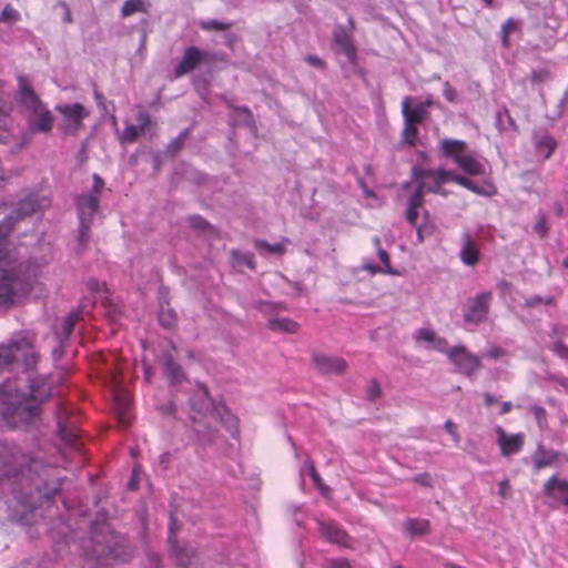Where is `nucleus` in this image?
<instances>
[{
  "label": "nucleus",
  "mask_w": 568,
  "mask_h": 568,
  "mask_svg": "<svg viewBox=\"0 0 568 568\" xmlns=\"http://www.w3.org/2000/svg\"><path fill=\"white\" fill-rule=\"evenodd\" d=\"M22 369L14 377H8L0 384V390H53L68 387V373L57 369L49 375L39 373L40 353L36 349V335L20 331L0 343V374L17 363Z\"/></svg>",
  "instance_id": "nucleus-1"
},
{
  "label": "nucleus",
  "mask_w": 568,
  "mask_h": 568,
  "mask_svg": "<svg viewBox=\"0 0 568 568\" xmlns=\"http://www.w3.org/2000/svg\"><path fill=\"white\" fill-rule=\"evenodd\" d=\"M8 447L0 442V473L4 470L2 458ZM11 493L12 499L4 501L8 517L16 521H28V515L36 509L37 500L44 494L38 486V477H34L32 466H28L13 475H6L0 478V491Z\"/></svg>",
  "instance_id": "nucleus-2"
},
{
  "label": "nucleus",
  "mask_w": 568,
  "mask_h": 568,
  "mask_svg": "<svg viewBox=\"0 0 568 568\" xmlns=\"http://www.w3.org/2000/svg\"><path fill=\"white\" fill-rule=\"evenodd\" d=\"M190 418L195 440L201 446L215 443L217 432L215 426L221 423L235 437L239 419L223 404L211 398L210 393H193L190 399Z\"/></svg>",
  "instance_id": "nucleus-3"
},
{
  "label": "nucleus",
  "mask_w": 568,
  "mask_h": 568,
  "mask_svg": "<svg viewBox=\"0 0 568 568\" xmlns=\"http://www.w3.org/2000/svg\"><path fill=\"white\" fill-rule=\"evenodd\" d=\"M10 226H0V305L12 303L14 288L24 281V266L7 248Z\"/></svg>",
  "instance_id": "nucleus-4"
},
{
  "label": "nucleus",
  "mask_w": 568,
  "mask_h": 568,
  "mask_svg": "<svg viewBox=\"0 0 568 568\" xmlns=\"http://www.w3.org/2000/svg\"><path fill=\"white\" fill-rule=\"evenodd\" d=\"M0 416L6 426L18 427L30 423L39 414V403L33 393H0Z\"/></svg>",
  "instance_id": "nucleus-5"
},
{
  "label": "nucleus",
  "mask_w": 568,
  "mask_h": 568,
  "mask_svg": "<svg viewBox=\"0 0 568 568\" xmlns=\"http://www.w3.org/2000/svg\"><path fill=\"white\" fill-rule=\"evenodd\" d=\"M18 97L20 104L28 111L31 131L50 132L53 126V115L40 101L24 75L18 78Z\"/></svg>",
  "instance_id": "nucleus-6"
},
{
  "label": "nucleus",
  "mask_w": 568,
  "mask_h": 568,
  "mask_svg": "<svg viewBox=\"0 0 568 568\" xmlns=\"http://www.w3.org/2000/svg\"><path fill=\"white\" fill-rule=\"evenodd\" d=\"M439 146L443 155L450 159L464 173L471 176L485 174L484 164L468 151L465 141L443 139Z\"/></svg>",
  "instance_id": "nucleus-7"
},
{
  "label": "nucleus",
  "mask_w": 568,
  "mask_h": 568,
  "mask_svg": "<svg viewBox=\"0 0 568 568\" xmlns=\"http://www.w3.org/2000/svg\"><path fill=\"white\" fill-rule=\"evenodd\" d=\"M78 209L79 241L85 244L90 237V229L94 214L99 209V199L94 194H81L75 200Z\"/></svg>",
  "instance_id": "nucleus-8"
},
{
  "label": "nucleus",
  "mask_w": 568,
  "mask_h": 568,
  "mask_svg": "<svg viewBox=\"0 0 568 568\" xmlns=\"http://www.w3.org/2000/svg\"><path fill=\"white\" fill-rule=\"evenodd\" d=\"M453 173L454 172L444 169H420L414 171V176L418 181V185L425 192L436 193L445 196L447 193L442 190V186L447 182H453Z\"/></svg>",
  "instance_id": "nucleus-9"
},
{
  "label": "nucleus",
  "mask_w": 568,
  "mask_h": 568,
  "mask_svg": "<svg viewBox=\"0 0 568 568\" xmlns=\"http://www.w3.org/2000/svg\"><path fill=\"white\" fill-rule=\"evenodd\" d=\"M50 205L51 200L48 196L39 193L29 194L27 197L22 199L18 203V206L16 209V220L42 212ZM13 216H9L2 223H0V226L7 224L10 226L11 232L13 226Z\"/></svg>",
  "instance_id": "nucleus-10"
},
{
  "label": "nucleus",
  "mask_w": 568,
  "mask_h": 568,
  "mask_svg": "<svg viewBox=\"0 0 568 568\" xmlns=\"http://www.w3.org/2000/svg\"><path fill=\"white\" fill-rule=\"evenodd\" d=\"M447 356L457 371L467 376H471L481 366L480 358L468 352L464 346H456L448 349Z\"/></svg>",
  "instance_id": "nucleus-11"
},
{
  "label": "nucleus",
  "mask_w": 568,
  "mask_h": 568,
  "mask_svg": "<svg viewBox=\"0 0 568 568\" xmlns=\"http://www.w3.org/2000/svg\"><path fill=\"white\" fill-rule=\"evenodd\" d=\"M493 300L490 292L478 293L470 302L464 313V321L469 324L479 325L485 322Z\"/></svg>",
  "instance_id": "nucleus-12"
},
{
  "label": "nucleus",
  "mask_w": 568,
  "mask_h": 568,
  "mask_svg": "<svg viewBox=\"0 0 568 568\" xmlns=\"http://www.w3.org/2000/svg\"><path fill=\"white\" fill-rule=\"evenodd\" d=\"M57 110L63 116L64 131L71 134H77L83 128V120L89 115L80 103L57 106Z\"/></svg>",
  "instance_id": "nucleus-13"
},
{
  "label": "nucleus",
  "mask_w": 568,
  "mask_h": 568,
  "mask_svg": "<svg viewBox=\"0 0 568 568\" xmlns=\"http://www.w3.org/2000/svg\"><path fill=\"white\" fill-rule=\"evenodd\" d=\"M312 363L322 374H343L347 369V363L342 357L315 353L312 356Z\"/></svg>",
  "instance_id": "nucleus-14"
},
{
  "label": "nucleus",
  "mask_w": 568,
  "mask_h": 568,
  "mask_svg": "<svg viewBox=\"0 0 568 568\" xmlns=\"http://www.w3.org/2000/svg\"><path fill=\"white\" fill-rule=\"evenodd\" d=\"M136 121L139 125L128 123L119 139L122 144L134 143L138 138L145 132L151 124V116L141 106H136Z\"/></svg>",
  "instance_id": "nucleus-15"
},
{
  "label": "nucleus",
  "mask_w": 568,
  "mask_h": 568,
  "mask_svg": "<svg viewBox=\"0 0 568 568\" xmlns=\"http://www.w3.org/2000/svg\"><path fill=\"white\" fill-rule=\"evenodd\" d=\"M495 432L497 435V444L503 456H509L520 452L525 442L524 434L517 433L509 435L500 426L496 427Z\"/></svg>",
  "instance_id": "nucleus-16"
},
{
  "label": "nucleus",
  "mask_w": 568,
  "mask_h": 568,
  "mask_svg": "<svg viewBox=\"0 0 568 568\" xmlns=\"http://www.w3.org/2000/svg\"><path fill=\"white\" fill-rule=\"evenodd\" d=\"M205 53H203L196 47H189L184 50L181 61L174 69L175 78H181L191 71H193L203 60Z\"/></svg>",
  "instance_id": "nucleus-17"
},
{
  "label": "nucleus",
  "mask_w": 568,
  "mask_h": 568,
  "mask_svg": "<svg viewBox=\"0 0 568 568\" xmlns=\"http://www.w3.org/2000/svg\"><path fill=\"white\" fill-rule=\"evenodd\" d=\"M103 359V367L99 368L103 378L110 382V385L118 390L122 383V363H119L114 355H99Z\"/></svg>",
  "instance_id": "nucleus-18"
},
{
  "label": "nucleus",
  "mask_w": 568,
  "mask_h": 568,
  "mask_svg": "<svg viewBox=\"0 0 568 568\" xmlns=\"http://www.w3.org/2000/svg\"><path fill=\"white\" fill-rule=\"evenodd\" d=\"M542 493L548 498L568 506V480L552 476L545 483Z\"/></svg>",
  "instance_id": "nucleus-19"
},
{
  "label": "nucleus",
  "mask_w": 568,
  "mask_h": 568,
  "mask_svg": "<svg viewBox=\"0 0 568 568\" xmlns=\"http://www.w3.org/2000/svg\"><path fill=\"white\" fill-rule=\"evenodd\" d=\"M131 405L132 399L130 393H113V408L119 423L123 426H128L132 420Z\"/></svg>",
  "instance_id": "nucleus-20"
},
{
  "label": "nucleus",
  "mask_w": 568,
  "mask_h": 568,
  "mask_svg": "<svg viewBox=\"0 0 568 568\" xmlns=\"http://www.w3.org/2000/svg\"><path fill=\"white\" fill-rule=\"evenodd\" d=\"M318 530L321 536L327 540L328 542L336 544L343 547H348V536L345 531L339 529L334 523L332 521H323L318 520Z\"/></svg>",
  "instance_id": "nucleus-21"
},
{
  "label": "nucleus",
  "mask_w": 568,
  "mask_h": 568,
  "mask_svg": "<svg viewBox=\"0 0 568 568\" xmlns=\"http://www.w3.org/2000/svg\"><path fill=\"white\" fill-rule=\"evenodd\" d=\"M402 113L404 122L420 124L429 118V111L422 105L412 106V98L405 97L402 101Z\"/></svg>",
  "instance_id": "nucleus-22"
},
{
  "label": "nucleus",
  "mask_w": 568,
  "mask_h": 568,
  "mask_svg": "<svg viewBox=\"0 0 568 568\" xmlns=\"http://www.w3.org/2000/svg\"><path fill=\"white\" fill-rule=\"evenodd\" d=\"M462 262L467 266H474L479 262L480 253L477 244L473 241L469 233L462 236V247L459 252Z\"/></svg>",
  "instance_id": "nucleus-23"
},
{
  "label": "nucleus",
  "mask_w": 568,
  "mask_h": 568,
  "mask_svg": "<svg viewBox=\"0 0 568 568\" xmlns=\"http://www.w3.org/2000/svg\"><path fill=\"white\" fill-rule=\"evenodd\" d=\"M333 42L345 53L348 60L353 61L356 58V49L345 29L338 28L334 31Z\"/></svg>",
  "instance_id": "nucleus-24"
},
{
  "label": "nucleus",
  "mask_w": 568,
  "mask_h": 568,
  "mask_svg": "<svg viewBox=\"0 0 568 568\" xmlns=\"http://www.w3.org/2000/svg\"><path fill=\"white\" fill-rule=\"evenodd\" d=\"M268 328L273 332L284 334H296L300 329V324L288 317L273 316L268 320Z\"/></svg>",
  "instance_id": "nucleus-25"
},
{
  "label": "nucleus",
  "mask_w": 568,
  "mask_h": 568,
  "mask_svg": "<svg viewBox=\"0 0 568 568\" xmlns=\"http://www.w3.org/2000/svg\"><path fill=\"white\" fill-rule=\"evenodd\" d=\"M65 414L67 412L64 409H60L57 414L58 433L67 445L72 446L77 442V434L73 429H69V424L64 416Z\"/></svg>",
  "instance_id": "nucleus-26"
},
{
  "label": "nucleus",
  "mask_w": 568,
  "mask_h": 568,
  "mask_svg": "<svg viewBox=\"0 0 568 568\" xmlns=\"http://www.w3.org/2000/svg\"><path fill=\"white\" fill-rule=\"evenodd\" d=\"M557 143L554 138L541 134L535 135V148L538 154L542 155L544 159H549L554 153Z\"/></svg>",
  "instance_id": "nucleus-27"
},
{
  "label": "nucleus",
  "mask_w": 568,
  "mask_h": 568,
  "mask_svg": "<svg viewBox=\"0 0 568 568\" xmlns=\"http://www.w3.org/2000/svg\"><path fill=\"white\" fill-rule=\"evenodd\" d=\"M174 525H175V519L173 518V516H171L170 525H169V530H170L169 544L171 547V551L175 556L179 565L183 566L184 568H189V566L191 565V560L189 559V557L186 555L187 550L179 549L176 546L173 545Z\"/></svg>",
  "instance_id": "nucleus-28"
},
{
  "label": "nucleus",
  "mask_w": 568,
  "mask_h": 568,
  "mask_svg": "<svg viewBox=\"0 0 568 568\" xmlns=\"http://www.w3.org/2000/svg\"><path fill=\"white\" fill-rule=\"evenodd\" d=\"M404 529L410 537L424 536L429 531V521L409 518L404 523Z\"/></svg>",
  "instance_id": "nucleus-29"
},
{
  "label": "nucleus",
  "mask_w": 568,
  "mask_h": 568,
  "mask_svg": "<svg viewBox=\"0 0 568 568\" xmlns=\"http://www.w3.org/2000/svg\"><path fill=\"white\" fill-rule=\"evenodd\" d=\"M150 3L144 0H126L121 7V16L123 18L130 17L134 13H148Z\"/></svg>",
  "instance_id": "nucleus-30"
},
{
  "label": "nucleus",
  "mask_w": 568,
  "mask_h": 568,
  "mask_svg": "<svg viewBox=\"0 0 568 568\" xmlns=\"http://www.w3.org/2000/svg\"><path fill=\"white\" fill-rule=\"evenodd\" d=\"M290 241L287 239H284L283 242L270 244L264 240H256L254 242V246L257 251H266L267 253L276 254V255H283L286 252L285 244Z\"/></svg>",
  "instance_id": "nucleus-31"
},
{
  "label": "nucleus",
  "mask_w": 568,
  "mask_h": 568,
  "mask_svg": "<svg viewBox=\"0 0 568 568\" xmlns=\"http://www.w3.org/2000/svg\"><path fill=\"white\" fill-rule=\"evenodd\" d=\"M519 28H520V22L515 20V19H513V18H508L503 23L501 30H500V38H501L503 45L505 48L509 47V36H510V33L517 31Z\"/></svg>",
  "instance_id": "nucleus-32"
},
{
  "label": "nucleus",
  "mask_w": 568,
  "mask_h": 568,
  "mask_svg": "<svg viewBox=\"0 0 568 568\" xmlns=\"http://www.w3.org/2000/svg\"><path fill=\"white\" fill-rule=\"evenodd\" d=\"M81 318V312L79 310H74L68 314V316L64 318L62 323V334L65 339L70 337L72 334L75 324Z\"/></svg>",
  "instance_id": "nucleus-33"
},
{
  "label": "nucleus",
  "mask_w": 568,
  "mask_h": 568,
  "mask_svg": "<svg viewBox=\"0 0 568 568\" xmlns=\"http://www.w3.org/2000/svg\"><path fill=\"white\" fill-rule=\"evenodd\" d=\"M417 136H418L417 124L404 122V129L402 132V141L409 146H415L417 144Z\"/></svg>",
  "instance_id": "nucleus-34"
},
{
  "label": "nucleus",
  "mask_w": 568,
  "mask_h": 568,
  "mask_svg": "<svg viewBox=\"0 0 568 568\" xmlns=\"http://www.w3.org/2000/svg\"><path fill=\"white\" fill-rule=\"evenodd\" d=\"M164 371L173 384H179L183 378V373L180 365L176 364L172 358H168L165 361Z\"/></svg>",
  "instance_id": "nucleus-35"
},
{
  "label": "nucleus",
  "mask_w": 568,
  "mask_h": 568,
  "mask_svg": "<svg viewBox=\"0 0 568 568\" xmlns=\"http://www.w3.org/2000/svg\"><path fill=\"white\" fill-rule=\"evenodd\" d=\"M415 339L417 342H426V343H437L436 347L439 348L440 345L446 344V341L443 338H437L436 333L428 328H419L415 334Z\"/></svg>",
  "instance_id": "nucleus-36"
},
{
  "label": "nucleus",
  "mask_w": 568,
  "mask_h": 568,
  "mask_svg": "<svg viewBox=\"0 0 568 568\" xmlns=\"http://www.w3.org/2000/svg\"><path fill=\"white\" fill-rule=\"evenodd\" d=\"M418 211H419V209H417V207L407 206L406 220L412 226L416 227L418 242L423 243L424 242V233L426 232V230L423 226H417Z\"/></svg>",
  "instance_id": "nucleus-37"
},
{
  "label": "nucleus",
  "mask_w": 568,
  "mask_h": 568,
  "mask_svg": "<svg viewBox=\"0 0 568 568\" xmlns=\"http://www.w3.org/2000/svg\"><path fill=\"white\" fill-rule=\"evenodd\" d=\"M453 182L466 187L467 190L476 193V194H484V192L479 189V186L471 180H469L466 176L458 175L453 173Z\"/></svg>",
  "instance_id": "nucleus-38"
},
{
  "label": "nucleus",
  "mask_w": 568,
  "mask_h": 568,
  "mask_svg": "<svg viewBox=\"0 0 568 568\" xmlns=\"http://www.w3.org/2000/svg\"><path fill=\"white\" fill-rule=\"evenodd\" d=\"M483 357L493 361H501L508 357V352L497 345H493L487 348V351L483 354Z\"/></svg>",
  "instance_id": "nucleus-39"
},
{
  "label": "nucleus",
  "mask_w": 568,
  "mask_h": 568,
  "mask_svg": "<svg viewBox=\"0 0 568 568\" xmlns=\"http://www.w3.org/2000/svg\"><path fill=\"white\" fill-rule=\"evenodd\" d=\"M200 27L202 30H205V31H212V30L225 31L232 27V23H225V22H221L217 20H206V21H201Z\"/></svg>",
  "instance_id": "nucleus-40"
},
{
  "label": "nucleus",
  "mask_w": 568,
  "mask_h": 568,
  "mask_svg": "<svg viewBox=\"0 0 568 568\" xmlns=\"http://www.w3.org/2000/svg\"><path fill=\"white\" fill-rule=\"evenodd\" d=\"M159 321L162 326H164L166 328L172 327L176 321L175 313L170 308L161 310V312L159 314Z\"/></svg>",
  "instance_id": "nucleus-41"
},
{
  "label": "nucleus",
  "mask_w": 568,
  "mask_h": 568,
  "mask_svg": "<svg viewBox=\"0 0 568 568\" xmlns=\"http://www.w3.org/2000/svg\"><path fill=\"white\" fill-rule=\"evenodd\" d=\"M550 79V72L547 69L540 68L532 70L530 81L532 84H541Z\"/></svg>",
  "instance_id": "nucleus-42"
},
{
  "label": "nucleus",
  "mask_w": 568,
  "mask_h": 568,
  "mask_svg": "<svg viewBox=\"0 0 568 568\" xmlns=\"http://www.w3.org/2000/svg\"><path fill=\"white\" fill-rule=\"evenodd\" d=\"M20 19V13L11 6H6L0 14V21L16 22Z\"/></svg>",
  "instance_id": "nucleus-43"
},
{
  "label": "nucleus",
  "mask_w": 568,
  "mask_h": 568,
  "mask_svg": "<svg viewBox=\"0 0 568 568\" xmlns=\"http://www.w3.org/2000/svg\"><path fill=\"white\" fill-rule=\"evenodd\" d=\"M554 462V455L551 453H540L534 459V465L537 470L551 465Z\"/></svg>",
  "instance_id": "nucleus-44"
},
{
  "label": "nucleus",
  "mask_w": 568,
  "mask_h": 568,
  "mask_svg": "<svg viewBox=\"0 0 568 568\" xmlns=\"http://www.w3.org/2000/svg\"><path fill=\"white\" fill-rule=\"evenodd\" d=\"M424 193L425 191L419 185H417L416 190L408 199V206L422 209L424 205Z\"/></svg>",
  "instance_id": "nucleus-45"
},
{
  "label": "nucleus",
  "mask_w": 568,
  "mask_h": 568,
  "mask_svg": "<svg viewBox=\"0 0 568 568\" xmlns=\"http://www.w3.org/2000/svg\"><path fill=\"white\" fill-rule=\"evenodd\" d=\"M554 303V298L550 296L541 297V296H531L525 301V306L528 308H532L538 306L539 304L550 305Z\"/></svg>",
  "instance_id": "nucleus-46"
},
{
  "label": "nucleus",
  "mask_w": 568,
  "mask_h": 568,
  "mask_svg": "<svg viewBox=\"0 0 568 568\" xmlns=\"http://www.w3.org/2000/svg\"><path fill=\"white\" fill-rule=\"evenodd\" d=\"M377 253H378V257L384 266V267H382L383 273L390 274V275L397 274V272H395L390 266V260H389L388 253L384 248H379L377 251Z\"/></svg>",
  "instance_id": "nucleus-47"
},
{
  "label": "nucleus",
  "mask_w": 568,
  "mask_h": 568,
  "mask_svg": "<svg viewBox=\"0 0 568 568\" xmlns=\"http://www.w3.org/2000/svg\"><path fill=\"white\" fill-rule=\"evenodd\" d=\"M189 223L193 229L197 230H206L210 227V224L206 220H204L200 215H193L189 217Z\"/></svg>",
  "instance_id": "nucleus-48"
},
{
  "label": "nucleus",
  "mask_w": 568,
  "mask_h": 568,
  "mask_svg": "<svg viewBox=\"0 0 568 568\" xmlns=\"http://www.w3.org/2000/svg\"><path fill=\"white\" fill-rule=\"evenodd\" d=\"M186 133L181 134L179 138L172 140L168 145V152L174 154L179 152L183 146V141Z\"/></svg>",
  "instance_id": "nucleus-49"
},
{
  "label": "nucleus",
  "mask_w": 568,
  "mask_h": 568,
  "mask_svg": "<svg viewBox=\"0 0 568 568\" xmlns=\"http://www.w3.org/2000/svg\"><path fill=\"white\" fill-rule=\"evenodd\" d=\"M444 427H445L446 432L450 435L455 445H458L460 442V437L457 433L455 424L452 420H446Z\"/></svg>",
  "instance_id": "nucleus-50"
},
{
  "label": "nucleus",
  "mask_w": 568,
  "mask_h": 568,
  "mask_svg": "<svg viewBox=\"0 0 568 568\" xmlns=\"http://www.w3.org/2000/svg\"><path fill=\"white\" fill-rule=\"evenodd\" d=\"M443 94L448 102H454L457 97L456 90L449 84V82L444 83Z\"/></svg>",
  "instance_id": "nucleus-51"
},
{
  "label": "nucleus",
  "mask_w": 568,
  "mask_h": 568,
  "mask_svg": "<svg viewBox=\"0 0 568 568\" xmlns=\"http://www.w3.org/2000/svg\"><path fill=\"white\" fill-rule=\"evenodd\" d=\"M552 351L561 358L568 361V346H566L565 344L555 343L552 345Z\"/></svg>",
  "instance_id": "nucleus-52"
},
{
  "label": "nucleus",
  "mask_w": 568,
  "mask_h": 568,
  "mask_svg": "<svg viewBox=\"0 0 568 568\" xmlns=\"http://www.w3.org/2000/svg\"><path fill=\"white\" fill-rule=\"evenodd\" d=\"M535 231L539 234L540 237H545L547 235L548 229L546 224V220L540 217L535 224Z\"/></svg>",
  "instance_id": "nucleus-53"
},
{
  "label": "nucleus",
  "mask_w": 568,
  "mask_h": 568,
  "mask_svg": "<svg viewBox=\"0 0 568 568\" xmlns=\"http://www.w3.org/2000/svg\"><path fill=\"white\" fill-rule=\"evenodd\" d=\"M305 61L310 64V65H313V67H316V68H325V62L318 58L317 55H307L305 57Z\"/></svg>",
  "instance_id": "nucleus-54"
},
{
  "label": "nucleus",
  "mask_w": 568,
  "mask_h": 568,
  "mask_svg": "<svg viewBox=\"0 0 568 568\" xmlns=\"http://www.w3.org/2000/svg\"><path fill=\"white\" fill-rule=\"evenodd\" d=\"M498 494L503 498H506L510 495V486H509V481L507 479H504L499 483Z\"/></svg>",
  "instance_id": "nucleus-55"
},
{
  "label": "nucleus",
  "mask_w": 568,
  "mask_h": 568,
  "mask_svg": "<svg viewBox=\"0 0 568 568\" xmlns=\"http://www.w3.org/2000/svg\"><path fill=\"white\" fill-rule=\"evenodd\" d=\"M532 412L538 422L539 427L544 426L545 423V409L542 407H532Z\"/></svg>",
  "instance_id": "nucleus-56"
},
{
  "label": "nucleus",
  "mask_w": 568,
  "mask_h": 568,
  "mask_svg": "<svg viewBox=\"0 0 568 568\" xmlns=\"http://www.w3.org/2000/svg\"><path fill=\"white\" fill-rule=\"evenodd\" d=\"M104 185V182L103 180L98 175V174H94L93 175V187H92V194H98L100 193V191L102 190Z\"/></svg>",
  "instance_id": "nucleus-57"
},
{
  "label": "nucleus",
  "mask_w": 568,
  "mask_h": 568,
  "mask_svg": "<svg viewBox=\"0 0 568 568\" xmlns=\"http://www.w3.org/2000/svg\"><path fill=\"white\" fill-rule=\"evenodd\" d=\"M414 480L423 486H429L430 485V476L428 474H419L415 476Z\"/></svg>",
  "instance_id": "nucleus-58"
},
{
  "label": "nucleus",
  "mask_w": 568,
  "mask_h": 568,
  "mask_svg": "<svg viewBox=\"0 0 568 568\" xmlns=\"http://www.w3.org/2000/svg\"><path fill=\"white\" fill-rule=\"evenodd\" d=\"M329 568H351V566L345 559H334L329 562Z\"/></svg>",
  "instance_id": "nucleus-59"
},
{
  "label": "nucleus",
  "mask_w": 568,
  "mask_h": 568,
  "mask_svg": "<svg viewBox=\"0 0 568 568\" xmlns=\"http://www.w3.org/2000/svg\"><path fill=\"white\" fill-rule=\"evenodd\" d=\"M138 475H139V469L138 467H134L133 471H132V476L128 483V486L130 489H135L136 486H138Z\"/></svg>",
  "instance_id": "nucleus-60"
},
{
  "label": "nucleus",
  "mask_w": 568,
  "mask_h": 568,
  "mask_svg": "<svg viewBox=\"0 0 568 568\" xmlns=\"http://www.w3.org/2000/svg\"><path fill=\"white\" fill-rule=\"evenodd\" d=\"M311 478H312V480H313L314 485H315L318 489H321V491H322V493H324L326 488L324 487V485H323V483H322V479H321L320 475H318L317 473H315V474H313V475H312V477H311Z\"/></svg>",
  "instance_id": "nucleus-61"
},
{
  "label": "nucleus",
  "mask_w": 568,
  "mask_h": 568,
  "mask_svg": "<svg viewBox=\"0 0 568 568\" xmlns=\"http://www.w3.org/2000/svg\"><path fill=\"white\" fill-rule=\"evenodd\" d=\"M511 284L506 281V280H500L498 283H497V287L498 290L504 294L506 293L509 288H510Z\"/></svg>",
  "instance_id": "nucleus-62"
},
{
  "label": "nucleus",
  "mask_w": 568,
  "mask_h": 568,
  "mask_svg": "<svg viewBox=\"0 0 568 568\" xmlns=\"http://www.w3.org/2000/svg\"><path fill=\"white\" fill-rule=\"evenodd\" d=\"M243 262L252 270L255 268V263H254V260H253V255L252 254H246L243 256Z\"/></svg>",
  "instance_id": "nucleus-63"
},
{
  "label": "nucleus",
  "mask_w": 568,
  "mask_h": 568,
  "mask_svg": "<svg viewBox=\"0 0 568 568\" xmlns=\"http://www.w3.org/2000/svg\"><path fill=\"white\" fill-rule=\"evenodd\" d=\"M88 286H89V290L92 291V292H98L100 291V283L97 281V280H90L88 282Z\"/></svg>",
  "instance_id": "nucleus-64"
}]
</instances>
